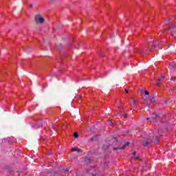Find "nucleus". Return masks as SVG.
<instances>
[{
	"instance_id": "1",
	"label": "nucleus",
	"mask_w": 176,
	"mask_h": 176,
	"mask_svg": "<svg viewBox=\"0 0 176 176\" xmlns=\"http://www.w3.org/2000/svg\"><path fill=\"white\" fill-rule=\"evenodd\" d=\"M35 21L37 24H43L45 19L41 14H36L35 16Z\"/></svg>"
},
{
	"instance_id": "2",
	"label": "nucleus",
	"mask_w": 176,
	"mask_h": 176,
	"mask_svg": "<svg viewBox=\"0 0 176 176\" xmlns=\"http://www.w3.org/2000/svg\"><path fill=\"white\" fill-rule=\"evenodd\" d=\"M152 141H153V137H150L149 139L146 140L145 143L143 144V145L144 146H148V145H149V144H151Z\"/></svg>"
},
{
	"instance_id": "3",
	"label": "nucleus",
	"mask_w": 176,
	"mask_h": 176,
	"mask_svg": "<svg viewBox=\"0 0 176 176\" xmlns=\"http://www.w3.org/2000/svg\"><path fill=\"white\" fill-rule=\"evenodd\" d=\"M169 31H170V32L172 33V35H173V32H174L173 31L176 32V25H172L171 26H170Z\"/></svg>"
},
{
	"instance_id": "4",
	"label": "nucleus",
	"mask_w": 176,
	"mask_h": 176,
	"mask_svg": "<svg viewBox=\"0 0 176 176\" xmlns=\"http://www.w3.org/2000/svg\"><path fill=\"white\" fill-rule=\"evenodd\" d=\"M127 145H129V142H126L125 144V145L122 147H118V148H114V150H116V149H124V148H126V146H127Z\"/></svg>"
},
{
	"instance_id": "5",
	"label": "nucleus",
	"mask_w": 176,
	"mask_h": 176,
	"mask_svg": "<svg viewBox=\"0 0 176 176\" xmlns=\"http://www.w3.org/2000/svg\"><path fill=\"white\" fill-rule=\"evenodd\" d=\"M72 151L73 152H79L80 150L79 149V148H74V147H73V148H72Z\"/></svg>"
},
{
	"instance_id": "6",
	"label": "nucleus",
	"mask_w": 176,
	"mask_h": 176,
	"mask_svg": "<svg viewBox=\"0 0 176 176\" xmlns=\"http://www.w3.org/2000/svg\"><path fill=\"white\" fill-rule=\"evenodd\" d=\"M131 100L133 105H137V100H134V98H131Z\"/></svg>"
},
{
	"instance_id": "7",
	"label": "nucleus",
	"mask_w": 176,
	"mask_h": 176,
	"mask_svg": "<svg viewBox=\"0 0 176 176\" xmlns=\"http://www.w3.org/2000/svg\"><path fill=\"white\" fill-rule=\"evenodd\" d=\"M160 78H158L157 80V86H160Z\"/></svg>"
},
{
	"instance_id": "8",
	"label": "nucleus",
	"mask_w": 176,
	"mask_h": 176,
	"mask_svg": "<svg viewBox=\"0 0 176 176\" xmlns=\"http://www.w3.org/2000/svg\"><path fill=\"white\" fill-rule=\"evenodd\" d=\"M85 162H87V163H90V159L86 157V158H85Z\"/></svg>"
},
{
	"instance_id": "9",
	"label": "nucleus",
	"mask_w": 176,
	"mask_h": 176,
	"mask_svg": "<svg viewBox=\"0 0 176 176\" xmlns=\"http://www.w3.org/2000/svg\"><path fill=\"white\" fill-rule=\"evenodd\" d=\"M74 138H78V133H74Z\"/></svg>"
},
{
	"instance_id": "10",
	"label": "nucleus",
	"mask_w": 176,
	"mask_h": 176,
	"mask_svg": "<svg viewBox=\"0 0 176 176\" xmlns=\"http://www.w3.org/2000/svg\"><path fill=\"white\" fill-rule=\"evenodd\" d=\"M144 94L149 96V92H148V91H144Z\"/></svg>"
},
{
	"instance_id": "11",
	"label": "nucleus",
	"mask_w": 176,
	"mask_h": 176,
	"mask_svg": "<svg viewBox=\"0 0 176 176\" xmlns=\"http://www.w3.org/2000/svg\"><path fill=\"white\" fill-rule=\"evenodd\" d=\"M137 152L136 151H134L132 155H133V156H135V155H136Z\"/></svg>"
},
{
	"instance_id": "12",
	"label": "nucleus",
	"mask_w": 176,
	"mask_h": 176,
	"mask_svg": "<svg viewBox=\"0 0 176 176\" xmlns=\"http://www.w3.org/2000/svg\"><path fill=\"white\" fill-rule=\"evenodd\" d=\"M138 159H140V157H135V160H138Z\"/></svg>"
},
{
	"instance_id": "13",
	"label": "nucleus",
	"mask_w": 176,
	"mask_h": 176,
	"mask_svg": "<svg viewBox=\"0 0 176 176\" xmlns=\"http://www.w3.org/2000/svg\"><path fill=\"white\" fill-rule=\"evenodd\" d=\"M161 78H162V79H164V76L162 75Z\"/></svg>"
},
{
	"instance_id": "14",
	"label": "nucleus",
	"mask_w": 176,
	"mask_h": 176,
	"mask_svg": "<svg viewBox=\"0 0 176 176\" xmlns=\"http://www.w3.org/2000/svg\"><path fill=\"white\" fill-rule=\"evenodd\" d=\"M124 118H127V114H124Z\"/></svg>"
},
{
	"instance_id": "15",
	"label": "nucleus",
	"mask_w": 176,
	"mask_h": 176,
	"mask_svg": "<svg viewBox=\"0 0 176 176\" xmlns=\"http://www.w3.org/2000/svg\"><path fill=\"white\" fill-rule=\"evenodd\" d=\"M156 140H157V142H159V138H158V137H156Z\"/></svg>"
},
{
	"instance_id": "16",
	"label": "nucleus",
	"mask_w": 176,
	"mask_h": 176,
	"mask_svg": "<svg viewBox=\"0 0 176 176\" xmlns=\"http://www.w3.org/2000/svg\"><path fill=\"white\" fill-rule=\"evenodd\" d=\"M125 92H126V93H129V90L125 89Z\"/></svg>"
},
{
	"instance_id": "17",
	"label": "nucleus",
	"mask_w": 176,
	"mask_h": 176,
	"mask_svg": "<svg viewBox=\"0 0 176 176\" xmlns=\"http://www.w3.org/2000/svg\"><path fill=\"white\" fill-rule=\"evenodd\" d=\"M68 171H69L68 170H65V173H68Z\"/></svg>"
},
{
	"instance_id": "18",
	"label": "nucleus",
	"mask_w": 176,
	"mask_h": 176,
	"mask_svg": "<svg viewBox=\"0 0 176 176\" xmlns=\"http://www.w3.org/2000/svg\"><path fill=\"white\" fill-rule=\"evenodd\" d=\"M30 8H32V4H30Z\"/></svg>"
},
{
	"instance_id": "19",
	"label": "nucleus",
	"mask_w": 176,
	"mask_h": 176,
	"mask_svg": "<svg viewBox=\"0 0 176 176\" xmlns=\"http://www.w3.org/2000/svg\"><path fill=\"white\" fill-rule=\"evenodd\" d=\"M150 100H153V97H151V98H150Z\"/></svg>"
},
{
	"instance_id": "20",
	"label": "nucleus",
	"mask_w": 176,
	"mask_h": 176,
	"mask_svg": "<svg viewBox=\"0 0 176 176\" xmlns=\"http://www.w3.org/2000/svg\"><path fill=\"white\" fill-rule=\"evenodd\" d=\"M38 127H42V124H40V125L38 126Z\"/></svg>"
},
{
	"instance_id": "21",
	"label": "nucleus",
	"mask_w": 176,
	"mask_h": 176,
	"mask_svg": "<svg viewBox=\"0 0 176 176\" xmlns=\"http://www.w3.org/2000/svg\"><path fill=\"white\" fill-rule=\"evenodd\" d=\"M173 80H175V78H173Z\"/></svg>"
},
{
	"instance_id": "22",
	"label": "nucleus",
	"mask_w": 176,
	"mask_h": 176,
	"mask_svg": "<svg viewBox=\"0 0 176 176\" xmlns=\"http://www.w3.org/2000/svg\"><path fill=\"white\" fill-rule=\"evenodd\" d=\"M157 118V116H155V119Z\"/></svg>"
},
{
	"instance_id": "23",
	"label": "nucleus",
	"mask_w": 176,
	"mask_h": 176,
	"mask_svg": "<svg viewBox=\"0 0 176 176\" xmlns=\"http://www.w3.org/2000/svg\"><path fill=\"white\" fill-rule=\"evenodd\" d=\"M52 128L54 129V126H52Z\"/></svg>"
}]
</instances>
